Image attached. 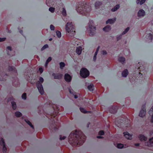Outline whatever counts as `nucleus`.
Instances as JSON below:
<instances>
[{"instance_id": "f257e3e1", "label": "nucleus", "mask_w": 153, "mask_h": 153, "mask_svg": "<svg viewBox=\"0 0 153 153\" xmlns=\"http://www.w3.org/2000/svg\"><path fill=\"white\" fill-rule=\"evenodd\" d=\"M85 139V137L81 131H77L76 130L71 132L68 137V141L70 143H75L77 146L82 144Z\"/></svg>"}, {"instance_id": "f03ea898", "label": "nucleus", "mask_w": 153, "mask_h": 153, "mask_svg": "<svg viewBox=\"0 0 153 153\" xmlns=\"http://www.w3.org/2000/svg\"><path fill=\"white\" fill-rule=\"evenodd\" d=\"M79 5V6H77L76 8V10L78 13L86 16L88 14L90 9L87 4L81 3Z\"/></svg>"}, {"instance_id": "7ed1b4c3", "label": "nucleus", "mask_w": 153, "mask_h": 153, "mask_svg": "<svg viewBox=\"0 0 153 153\" xmlns=\"http://www.w3.org/2000/svg\"><path fill=\"white\" fill-rule=\"evenodd\" d=\"M65 29L68 35L72 36L74 35L75 32L73 24L71 22H68L65 25Z\"/></svg>"}, {"instance_id": "20e7f679", "label": "nucleus", "mask_w": 153, "mask_h": 153, "mask_svg": "<svg viewBox=\"0 0 153 153\" xmlns=\"http://www.w3.org/2000/svg\"><path fill=\"white\" fill-rule=\"evenodd\" d=\"M88 27L89 28L87 29L88 32L90 33V35H93L94 33L96 28L94 26L93 21L90 20L89 21Z\"/></svg>"}, {"instance_id": "39448f33", "label": "nucleus", "mask_w": 153, "mask_h": 153, "mask_svg": "<svg viewBox=\"0 0 153 153\" xmlns=\"http://www.w3.org/2000/svg\"><path fill=\"white\" fill-rule=\"evenodd\" d=\"M44 79L42 77H40L39 79V81H38L36 83V86L38 89L39 92L42 94L44 93L43 89L42 83L43 82Z\"/></svg>"}, {"instance_id": "423d86ee", "label": "nucleus", "mask_w": 153, "mask_h": 153, "mask_svg": "<svg viewBox=\"0 0 153 153\" xmlns=\"http://www.w3.org/2000/svg\"><path fill=\"white\" fill-rule=\"evenodd\" d=\"M80 74L82 77L86 78L89 75V72L87 69L83 68L81 70Z\"/></svg>"}, {"instance_id": "0eeeda50", "label": "nucleus", "mask_w": 153, "mask_h": 153, "mask_svg": "<svg viewBox=\"0 0 153 153\" xmlns=\"http://www.w3.org/2000/svg\"><path fill=\"white\" fill-rule=\"evenodd\" d=\"M0 144L1 146H3V151L4 152H5L6 151L7 149L5 146V143L3 139L2 138H1L0 139Z\"/></svg>"}, {"instance_id": "6e6552de", "label": "nucleus", "mask_w": 153, "mask_h": 153, "mask_svg": "<svg viewBox=\"0 0 153 153\" xmlns=\"http://www.w3.org/2000/svg\"><path fill=\"white\" fill-rule=\"evenodd\" d=\"M146 114V109L145 106H143V108L140 111L139 115L140 117H143L145 116Z\"/></svg>"}, {"instance_id": "1a4fd4ad", "label": "nucleus", "mask_w": 153, "mask_h": 153, "mask_svg": "<svg viewBox=\"0 0 153 153\" xmlns=\"http://www.w3.org/2000/svg\"><path fill=\"white\" fill-rule=\"evenodd\" d=\"M145 144L149 146H152L153 145V137L150 139L149 142L146 143Z\"/></svg>"}, {"instance_id": "9d476101", "label": "nucleus", "mask_w": 153, "mask_h": 153, "mask_svg": "<svg viewBox=\"0 0 153 153\" xmlns=\"http://www.w3.org/2000/svg\"><path fill=\"white\" fill-rule=\"evenodd\" d=\"M124 136L128 139L131 140L132 139V136L128 132H126L124 133Z\"/></svg>"}, {"instance_id": "9b49d317", "label": "nucleus", "mask_w": 153, "mask_h": 153, "mask_svg": "<svg viewBox=\"0 0 153 153\" xmlns=\"http://www.w3.org/2000/svg\"><path fill=\"white\" fill-rule=\"evenodd\" d=\"M65 79L67 82H69L71 80V77L69 74H66L65 75Z\"/></svg>"}, {"instance_id": "f8f14e48", "label": "nucleus", "mask_w": 153, "mask_h": 153, "mask_svg": "<svg viewBox=\"0 0 153 153\" xmlns=\"http://www.w3.org/2000/svg\"><path fill=\"white\" fill-rule=\"evenodd\" d=\"M145 14L144 11L142 10H140L138 13V16L139 17L143 16Z\"/></svg>"}, {"instance_id": "ddd939ff", "label": "nucleus", "mask_w": 153, "mask_h": 153, "mask_svg": "<svg viewBox=\"0 0 153 153\" xmlns=\"http://www.w3.org/2000/svg\"><path fill=\"white\" fill-rule=\"evenodd\" d=\"M53 76L55 79H60L62 77V75L61 74H53Z\"/></svg>"}, {"instance_id": "4468645a", "label": "nucleus", "mask_w": 153, "mask_h": 153, "mask_svg": "<svg viewBox=\"0 0 153 153\" xmlns=\"http://www.w3.org/2000/svg\"><path fill=\"white\" fill-rule=\"evenodd\" d=\"M138 137L139 140L141 141H146L147 139V137L142 134L139 135Z\"/></svg>"}, {"instance_id": "2eb2a0df", "label": "nucleus", "mask_w": 153, "mask_h": 153, "mask_svg": "<svg viewBox=\"0 0 153 153\" xmlns=\"http://www.w3.org/2000/svg\"><path fill=\"white\" fill-rule=\"evenodd\" d=\"M116 18H115L113 19H109L106 21V24L110 23L112 24L113 23L116 21Z\"/></svg>"}, {"instance_id": "dca6fc26", "label": "nucleus", "mask_w": 153, "mask_h": 153, "mask_svg": "<svg viewBox=\"0 0 153 153\" xmlns=\"http://www.w3.org/2000/svg\"><path fill=\"white\" fill-rule=\"evenodd\" d=\"M82 51V49L81 47H79L77 48L76 52L78 54L80 55Z\"/></svg>"}, {"instance_id": "f3484780", "label": "nucleus", "mask_w": 153, "mask_h": 153, "mask_svg": "<svg viewBox=\"0 0 153 153\" xmlns=\"http://www.w3.org/2000/svg\"><path fill=\"white\" fill-rule=\"evenodd\" d=\"M128 72L127 69L125 70L122 73V75L123 76L126 77L128 75Z\"/></svg>"}, {"instance_id": "a211bd4d", "label": "nucleus", "mask_w": 153, "mask_h": 153, "mask_svg": "<svg viewBox=\"0 0 153 153\" xmlns=\"http://www.w3.org/2000/svg\"><path fill=\"white\" fill-rule=\"evenodd\" d=\"M99 49V47H98L97 48L96 51L95 52L93 57V60L94 61H95L96 59V56L97 54L98 51Z\"/></svg>"}, {"instance_id": "6ab92c4d", "label": "nucleus", "mask_w": 153, "mask_h": 153, "mask_svg": "<svg viewBox=\"0 0 153 153\" xmlns=\"http://www.w3.org/2000/svg\"><path fill=\"white\" fill-rule=\"evenodd\" d=\"M111 29V27L109 25H107L103 28V30L105 32L109 31Z\"/></svg>"}, {"instance_id": "aec40b11", "label": "nucleus", "mask_w": 153, "mask_h": 153, "mask_svg": "<svg viewBox=\"0 0 153 153\" xmlns=\"http://www.w3.org/2000/svg\"><path fill=\"white\" fill-rule=\"evenodd\" d=\"M88 88L89 91H92L94 88V87L93 85L91 84L88 86Z\"/></svg>"}, {"instance_id": "412c9836", "label": "nucleus", "mask_w": 153, "mask_h": 153, "mask_svg": "<svg viewBox=\"0 0 153 153\" xmlns=\"http://www.w3.org/2000/svg\"><path fill=\"white\" fill-rule=\"evenodd\" d=\"M120 7V6L119 5H116L113 8H112L111 9V10L113 12L117 10L118 9H119Z\"/></svg>"}, {"instance_id": "4be33fe9", "label": "nucleus", "mask_w": 153, "mask_h": 153, "mask_svg": "<svg viewBox=\"0 0 153 153\" xmlns=\"http://www.w3.org/2000/svg\"><path fill=\"white\" fill-rule=\"evenodd\" d=\"M140 0H137L136 1V2L137 4L139 3L141 5L145 2L146 0H141L140 1Z\"/></svg>"}, {"instance_id": "5701e85b", "label": "nucleus", "mask_w": 153, "mask_h": 153, "mask_svg": "<svg viewBox=\"0 0 153 153\" xmlns=\"http://www.w3.org/2000/svg\"><path fill=\"white\" fill-rule=\"evenodd\" d=\"M125 59V58L123 57H121L119 59V61L120 62L123 63L124 62Z\"/></svg>"}, {"instance_id": "b1692460", "label": "nucleus", "mask_w": 153, "mask_h": 153, "mask_svg": "<svg viewBox=\"0 0 153 153\" xmlns=\"http://www.w3.org/2000/svg\"><path fill=\"white\" fill-rule=\"evenodd\" d=\"M101 4V3L99 2H97L95 4V7L97 9L98 8Z\"/></svg>"}, {"instance_id": "393cba45", "label": "nucleus", "mask_w": 153, "mask_h": 153, "mask_svg": "<svg viewBox=\"0 0 153 153\" xmlns=\"http://www.w3.org/2000/svg\"><path fill=\"white\" fill-rule=\"evenodd\" d=\"M12 106L13 109L15 110L16 108V104L14 102H11Z\"/></svg>"}, {"instance_id": "a878e982", "label": "nucleus", "mask_w": 153, "mask_h": 153, "mask_svg": "<svg viewBox=\"0 0 153 153\" xmlns=\"http://www.w3.org/2000/svg\"><path fill=\"white\" fill-rule=\"evenodd\" d=\"M56 33L57 37L59 38L61 36V32L58 30H57L56 32Z\"/></svg>"}, {"instance_id": "bb28decb", "label": "nucleus", "mask_w": 153, "mask_h": 153, "mask_svg": "<svg viewBox=\"0 0 153 153\" xmlns=\"http://www.w3.org/2000/svg\"><path fill=\"white\" fill-rule=\"evenodd\" d=\"M15 115L17 117H19L22 116V114L19 112L17 111L15 112Z\"/></svg>"}, {"instance_id": "cd10ccee", "label": "nucleus", "mask_w": 153, "mask_h": 153, "mask_svg": "<svg viewBox=\"0 0 153 153\" xmlns=\"http://www.w3.org/2000/svg\"><path fill=\"white\" fill-rule=\"evenodd\" d=\"M123 144L121 143H118L117 144V147L118 148L122 149L123 147Z\"/></svg>"}, {"instance_id": "c85d7f7f", "label": "nucleus", "mask_w": 153, "mask_h": 153, "mask_svg": "<svg viewBox=\"0 0 153 153\" xmlns=\"http://www.w3.org/2000/svg\"><path fill=\"white\" fill-rule=\"evenodd\" d=\"M25 121L27 124H28L30 126H31V127L33 128V126L31 124V123L29 120H25Z\"/></svg>"}, {"instance_id": "c756f323", "label": "nucleus", "mask_w": 153, "mask_h": 153, "mask_svg": "<svg viewBox=\"0 0 153 153\" xmlns=\"http://www.w3.org/2000/svg\"><path fill=\"white\" fill-rule=\"evenodd\" d=\"M51 59H52L50 57H49L48 59L46 60V63H45V65L46 66L47 65L48 63L51 60Z\"/></svg>"}, {"instance_id": "7c9ffc66", "label": "nucleus", "mask_w": 153, "mask_h": 153, "mask_svg": "<svg viewBox=\"0 0 153 153\" xmlns=\"http://www.w3.org/2000/svg\"><path fill=\"white\" fill-rule=\"evenodd\" d=\"M60 68L61 69H62L65 66V63L63 62H61L59 64Z\"/></svg>"}, {"instance_id": "2f4dec72", "label": "nucleus", "mask_w": 153, "mask_h": 153, "mask_svg": "<svg viewBox=\"0 0 153 153\" xmlns=\"http://www.w3.org/2000/svg\"><path fill=\"white\" fill-rule=\"evenodd\" d=\"M148 35V37L147 38L148 39L152 40V39L153 38V35H152V34L149 33Z\"/></svg>"}, {"instance_id": "473e14b6", "label": "nucleus", "mask_w": 153, "mask_h": 153, "mask_svg": "<svg viewBox=\"0 0 153 153\" xmlns=\"http://www.w3.org/2000/svg\"><path fill=\"white\" fill-rule=\"evenodd\" d=\"M149 114L150 115H151L153 113V106H152V108L150 109L149 111Z\"/></svg>"}, {"instance_id": "72a5a7b5", "label": "nucleus", "mask_w": 153, "mask_h": 153, "mask_svg": "<svg viewBox=\"0 0 153 153\" xmlns=\"http://www.w3.org/2000/svg\"><path fill=\"white\" fill-rule=\"evenodd\" d=\"M62 13L64 16H65L66 15V10L64 8H62Z\"/></svg>"}, {"instance_id": "f704fd0d", "label": "nucleus", "mask_w": 153, "mask_h": 153, "mask_svg": "<svg viewBox=\"0 0 153 153\" xmlns=\"http://www.w3.org/2000/svg\"><path fill=\"white\" fill-rule=\"evenodd\" d=\"M129 28L128 27H127L126 28L125 31L123 32V33H122V35H123L125 34H126L129 30Z\"/></svg>"}, {"instance_id": "c9c22d12", "label": "nucleus", "mask_w": 153, "mask_h": 153, "mask_svg": "<svg viewBox=\"0 0 153 153\" xmlns=\"http://www.w3.org/2000/svg\"><path fill=\"white\" fill-rule=\"evenodd\" d=\"M52 1V0H46V3L47 5L49 6H50V3H51V2Z\"/></svg>"}, {"instance_id": "e433bc0d", "label": "nucleus", "mask_w": 153, "mask_h": 153, "mask_svg": "<svg viewBox=\"0 0 153 153\" xmlns=\"http://www.w3.org/2000/svg\"><path fill=\"white\" fill-rule=\"evenodd\" d=\"M48 45L47 44L45 45L41 48V50L43 51L47 48H48Z\"/></svg>"}, {"instance_id": "4c0bfd02", "label": "nucleus", "mask_w": 153, "mask_h": 153, "mask_svg": "<svg viewBox=\"0 0 153 153\" xmlns=\"http://www.w3.org/2000/svg\"><path fill=\"white\" fill-rule=\"evenodd\" d=\"M22 98L23 99L25 100L26 98V94L25 93H24L22 95Z\"/></svg>"}, {"instance_id": "58836bf2", "label": "nucleus", "mask_w": 153, "mask_h": 153, "mask_svg": "<svg viewBox=\"0 0 153 153\" xmlns=\"http://www.w3.org/2000/svg\"><path fill=\"white\" fill-rule=\"evenodd\" d=\"M80 110L81 112L84 113H86L87 112L85 109L82 108H80Z\"/></svg>"}, {"instance_id": "ea45409f", "label": "nucleus", "mask_w": 153, "mask_h": 153, "mask_svg": "<svg viewBox=\"0 0 153 153\" xmlns=\"http://www.w3.org/2000/svg\"><path fill=\"white\" fill-rule=\"evenodd\" d=\"M49 10L51 12L53 13L54 11V9L52 7H51L49 8Z\"/></svg>"}, {"instance_id": "a19ab883", "label": "nucleus", "mask_w": 153, "mask_h": 153, "mask_svg": "<svg viewBox=\"0 0 153 153\" xmlns=\"http://www.w3.org/2000/svg\"><path fill=\"white\" fill-rule=\"evenodd\" d=\"M101 53L102 55H105L107 54V52L105 51H103L101 52Z\"/></svg>"}, {"instance_id": "79ce46f5", "label": "nucleus", "mask_w": 153, "mask_h": 153, "mask_svg": "<svg viewBox=\"0 0 153 153\" xmlns=\"http://www.w3.org/2000/svg\"><path fill=\"white\" fill-rule=\"evenodd\" d=\"M50 28L51 30H54V27L53 25H51L50 26Z\"/></svg>"}, {"instance_id": "37998d69", "label": "nucleus", "mask_w": 153, "mask_h": 153, "mask_svg": "<svg viewBox=\"0 0 153 153\" xmlns=\"http://www.w3.org/2000/svg\"><path fill=\"white\" fill-rule=\"evenodd\" d=\"M104 134V132L103 131H100L99 132V134L100 135H103Z\"/></svg>"}, {"instance_id": "c03bdc74", "label": "nucleus", "mask_w": 153, "mask_h": 153, "mask_svg": "<svg viewBox=\"0 0 153 153\" xmlns=\"http://www.w3.org/2000/svg\"><path fill=\"white\" fill-rule=\"evenodd\" d=\"M5 40V38H0V42H2Z\"/></svg>"}, {"instance_id": "a18cd8bd", "label": "nucleus", "mask_w": 153, "mask_h": 153, "mask_svg": "<svg viewBox=\"0 0 153 153\" xmlns=\"http://www.w3.org/2000/svg\"><path fill=\"white\" fill-rule=\"evenodd\" d=\"M39 71L41 73H42L43 72V69L42 68H39Z\"/></svg>"}, {"instance_id": "49530a36", "label": "nucleus", "mask_w": 153, "mask_h": 153, "mask_svg": "<svg viewBox=\"0 0 153 153\" xmlns=\"http://www.w3.org/2000/svg\"><path fill=\"white\" fill-rule=\"evenodd\" d=\"M65 137H65V136H63V137H62V138L61 136H60V140H64V139H65Z\"/></svg>"}, {"instance_id": "de8ad7c7", "label": "nucleus", "mask_w": 153, "mask_h": 153, "mask_svg": "<svg viewBox=\"0 0 153 153\" xmlns=\"http://www.w3.org/2000/svg\"><path fill=\"white\" fill-rule=\"evenodd\" d=\"M121 35H120L119 36L117 37V40H119L121 38Z\"/></svg>"}, {"instance_id": "09e8293b", "label": "nucleus", "mask_w": 153, "mask_h": 153, "mask_svg": "<svg viewBox=\"0 0 153 153\" xmlns=\"http://www.w3.org/2000/svg\"><path fill=\"white\" fill-rule=\"evenodd\" d=\"M7 49L10 51H11V48L10 46H8L7 47Z\"/></svg>"}, {"instance_id": "8fccbe9b", "label": "nucleus", "mask_w": 153, "mask_h": 153, "mask_svg": "<svg viewBox=\"0 0 153 153\" xmlns=\"http://www.w3.org/2000/svg\"><path fill=\"white\" fill-rule=\"evenodd\" d=\"M151 121L153 123V115L152 116L151 118Z\"/></svg>"}, {"instance_id": "3c124183", "label": "nucleus", "mask_w": 153, "mask_h": 153, "mask_svg": "<svg viewBox=\"0 0 153 153\" xmlns=\"http://www.w3.org/2000/svg\"><path fill=\"white\" fill-rule=\"evenodd\" d=\"M69 91L71 94H73V92L71 91V90L70 89H69Z\"/></svg>"}, {"instance_id": "603ef678", "label": "nucleus", "mask_w": 153, "mask_h": 153, "mask_svg": "<svg viewBox=\"0 0 153 153\" xmlns=\"http://www.w3.org/2000/svg\"><path fill=\"white\" fill-rule=\"evenodd\" d=\"M97 137L98 138H102V137H101V136H97Z\"/></svg>"}, {"instance_id": "864d4df0", "label": "nucleus", "mask_w": 153, "mask_h": 153, "mask_svg": "<svg viewBox=\"0 0 153 153\" xmlns=\"http://www.w3.org/2000/svg\"><path fill=\"white\" fill-rule=\"evenodd\" d=\"M135 146H138L139 145V143L135 144Z\"/></svg>"}, {"instance_id": "5fc2aeb1", "label": "nucleus", "mask_w": 153, "mask_h": 153, "mask_svg": "<svg viewBox=\"0 0 153 153\" xmlns=\"http://www.w3.org/2000/svg\"><path fill=\"white\" fill-rule=\"evenodd\" d=\"M74 98H78V97L76 95H75L74 96Z\"/></svg>"}, {"instance_id": "6e6d98bb", "label": "nucleus", "mask_w": 153, "mask_h": 153, "mask_svg": "<svg viewBox=\"0 0 153 153\" xmlns=\"http://www.w3.org/2000/svg\"><path fill=\"white\" fill-rule=\"evenodd\" d=\"M52 40V38H50V39H49V40L50 41H51Z\"/></svg>"}, {"instance_id": "4d7b16f0", "label": "nucleus", "mask_w": 153, "mask_h": 153, "mask_svg": "<svg viewBox=\"0 0 153 153\" xmlns=\"http://www.w3.org/2000/svg\"><path fill=\"white\" fill-rule=\"evenodd\" d=\"M20 32L21 33H22V31H20Z\"/></svg>"}, {"instance_id": "13d9d810", "label": "nucleus", "mask_w": 153, "mask_h": 153, "mask_svg": "<svg viewBox=\"0 0 153 153\" xmlns=\"http://www.w3.org/2000/svg\"><path fill=\"white\" fill-rule=\"evenodd\" d=\"M139 75H141V74H140V72H139ZM142 74H141V75H142Z\"/></svg>"}, {"instance_id": "bf43d9fd", "label": "nucleus", "mask_w": 153, "mask_h": 153, "mask_svg": "<svg viewBox=\"0 0 153 153\" xmlns=\"http://www.w3.org/2000/svg\"><path fill=\"white\" fill-rule=\"evenodd\" d=\"M11 100V99H9L8 100V101H10V100Z\"/></svg>"}, {"instance_id": "052dcab7", "label": "nucleus", "mask_w": 153, "mask_h": 153, "mask_svg": "<svg viewBox=\"0 0 153 153\" xmlns=\"http://www.w3.org/2000/svg\"><path fill=\"white\" fill-rule=\"evenodd\" d=\"M139 69H140V67H139Z\"/></svg>"}, {"instance_id": "680f3d73", "label": "nucleus", "mask_w": 153, "mask_h": 153, "mask_svg": "<svg viewBox=\"0 0 153 153\" xmlns=\"http://www.w3.org/2000/svg\"><path fill=\"white\" fill-rule=\"evenodd\" d=\"M111 113H113V112H111Z\"/></svg>"}]
</instances>
